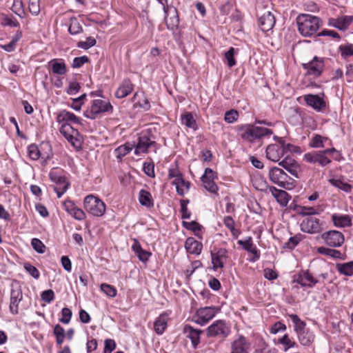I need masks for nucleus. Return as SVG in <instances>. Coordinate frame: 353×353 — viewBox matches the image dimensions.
<instances>
[{
  "label": "nucleus",
  "mask_w": 353,
  "mask_h": 353,
  "mask_svg": "<svg viewBox=\"0 0 353 353\" xmlns=\"http://www.w3.org/2000/svg\"><path fill=\"white\" fill-rule=\"evenodd\" d=\"M68 31L71 34L75 35L83 32V28L77 19H71Z\"/></svg>",
  "instance_id": "79ce46f5"
},
{
  "label": "nucleus",
  "mask_w": 353,
  "mask_h": 353,
  "mask_svg": "<svg viewBox=\"0 0 353 353\" xmlns=\"http://www.w3.org/2000/svg\"><path fill=\"white\" fill-rule=\"evenodd\" d=\"M12 10L18 16L21 17L24 14L23 4L21 0H14Z\"/></svg>",
  "instance_id": "5fc2aeb1"
},
{
  "label": "nucleus",
  "mask_w": 353,
  "mask_h": 353,
  "mask_svg": "<svg viewBox=\"0 0 353 353\" xmlns=\"http://www.w3.org/2000/svg\"><path fill=\"white\" fill-rule=\"evenodd\" d=\"M230 332V329L225 322L223 320L214 321L206 330L208 337L225 338Z\"/></svg>",
  "instance_id": "0eeeda50"
},
{
  "label": "nucleus",
  "mask_w": 353,
  "mask_h": 353,
  "mask_svg": "<svg viewBox=\"0 0 353 353\" xmlns=\"http://www.w3.org/2000/svg\"><path fill=\"white\" fill-rule=\"evenodd\" d=\"M303 68L307 70V73L314 77H319L324 68V61L322 58L314 57L313 59L307 63H303Z\"/></svg>",
  "instance_id": "9b49d317"
},
{
  "label": "nucleus",
  "mask_w": 353,
  "mask_h": 353,
  "mask_svg": "<svg viewBox=\"0 0 353 353\" xmlns=\"http://www.w3.org/2000/svg\"><path fill=\"white\" fill-rule=\"evenodd\" d=\"M303 274V279L305 280V282H307V287L312 288L318 283V280L314 278L312 274L310 273L309 271H304Z\"/></svg>",
  "instance_id": "052dcab7"
},
{
  "label": "nucleus",
  "mask_w": 353,
  "mask_h": 353,
  "mask_svg": "<svg viewBox=\"0 0 353 353\" xmlns=\"http://www.w3.org/2000/svg\"><path fill=\"white\" fill-rule=\"evenodd\" d=\"M96 43H97V41L94 38H93L92 37H87L85 41H79L77 43V47L84 49V50H88V49L90 48L91 47L95 46Z\"/></svg>",
  "instance_id": "603ef678"
},
{
  "label": "nucleus",
  "mask_w": 353,
  "mask_h": 353,
  "mask_svg": "<svg viewBox=\"0 0 353 353\" xmlns=\"http://www.w3.org/2000/svg\"><path fill=\"white\" fill-rule=\"evenodd\" d=\"M181 183H185V180L183 178L182 174L179 176L174 177V180L172 181V185L176 186L177 194L180 196H183L185 194V190L181 188Z\"/></svg>",
  "instance_id": "09e8293b"
},
{
  "label": "nucleus",
  "mask_w": 353,
  "mask_h": 353,
  "mask_svg": "<svg viewBox=\"0 0 353 353\" xmlns=\"http://www.w3.org/2000/svg\"><path fill=\"white\" fill-rule=\"evenodd\" d=\"M174 11H175V15L172 17H170V19L169 20L168 19V16H167L168 13L165 14V21L167 28H168V29L172 30H174L175 28H176L179 24V17L177 14V11L176 9L174 10Z\"/></svg>",
  "instance_id": "a19ab883"
},
{
  "label": "nucleus",
  "mask_w": 353,
  "mask_h": 353,
  "mask_svg": "<svg viewBox=\"0 0 353 353\" xmlns=\"http://www.w3.org/2000/svg\"><path fill=\"white\" fill-rule=\"evenodd\" d=\"M63 205L66 212L76 220L82 221L85 219L86 215L84 211L77 208L73 201H65Z\"/></svg>",
  "instance_id": "f3484780"
},
{
  "label": "nucleus",
  "mask_w": 353,
  "mask_h": 353,
  "mask_svg": "<svg viewBox=\"0 0 353 353\" xmlns=\"http://www.w3.org/2000/svg\"><path fill=\"white\" fill-rule=\"evenodd\" d=\"M54 334L56 336V341L58 345H61L64 341L65 334V330L59 324H57L54 327Z\"/></svg>",
  "instance_id": "ea45409f"
},
{
  "label": "nucleus",
  "mask_w": 353,
  "mask_h": 353,
  "mask_svg": "<svg viewBox=\"0 0 353 353\" xmlns=\"http://www.w3.org/2000/svg\"><path fill=\"white\" fill-rule=\"evenodd\" d=\"M235 49L233 47L229 48V50L225 53V57L228 61V65L230 68L233 67L236 64L234 59Z\"/></svg>",
  "instance_id": "6e6d98bb"
},
{
  "label": "nucleus",
  "mask_w": 353,
  "mask_h": 353,
  "mask_svg": "<svg viewBox=\"0 0 353 353\" xmlns=\"http://www.w3.org/2000/svg\"><path fill=\"white\" fill-rule=\"evenodd\" d=\"M112 108L110 102L95 99L92 101L91 106L84 112L83 114L88 119H95L99 114L111 111Z\"/></svg>",
  "instance_id": "39448f33"
},
{
  "label": "nucleus",
  "mask_w": 353,
  "mask_h": 353,
  "mask_svg": "<svg viewBox=\"0 0 353 353\" xmlns=\"http://www.w3.org/2000/svg\"><path fill=\"white\" fill-rule=\"evenodd\" d=\"M31 245L33 249L39 254H43L46 251V245L39 239L34 238L31 241Z\"/></svg>",
  "instance_id": "8fccbe9b"
},
{
  "label": "nucleus",
  "mask_w": 353,
  "mask_h": 353,
  "mask_svg": "<svg viewBox=\"0 0 353 353\" xmlns=\"http://www.w3.org/2000/svg\"><path fill=\"white\" fill-rule=\"evenodd\" d=\"M155 144V141H151L147 136L139 137L134 153L137 155L141 153H146L148 152V148Z\"/></svg>",
  "instance_id": "5701e85b"
},
{
  "label": "nucleus",
  "mask_w": 353,
  "mask_h": 353,
  "mask_svg": "<svg viewBox=\"0 0 353 353\" xmlns=\"http://www.w3.org/2000/svg\"><path fill=\"white\" fill-rule=\"evenodd\" d=\"M339 50L341 52V57L343 59H346L348 57L353 56V44L352 43L341 45L339 46Z\"/></svg>",
  "instance_id": "37998d69"
},
{
  "label": "nucleus",
  "mask_w": 353,
  "mask_h": 353,
  "mask_svg": "<svg viewBox=\"0 0 353 353\" xmlns=\"http://www.w3.org/2000/svg\"><path fill=\"white\" fill-rule=\"evenodd\" d=\"M239 118V112L237 110L232 109L227 111L225 114L224 119L228 123H232Z\"/></svg>",
  "instance_id": "3c124183"
},
{
  "label": "nucleus",
  "mask_w": 353,
  "mask_h": 353,
  "mask_svg": "<svg viewBox=\"0 0 353 353\" xmlns=\"http://www.w3.org/2000/svg\"><path fill=\"white\" fill-rule=\"evenodd\" d=\"M334 225L338 228H345L352 225L351 219L348 215L334 214L332 215Z\"/></svg>",
  "instance_id": "7c9ffc66"
},
{
  "label": "nucleus",
  "mask_w": 353,
  "mask_h": 353,
  "mask_svg": "<svg viewBox=\"0 0 353 353\" xmlns=\"http://www.w3.org/2000/svg\"><path fill=\"white\" fill-rule=\"evenodd\" d=\"M337 270L342 274L352 276L353 274V261L337 264Z\"/></svg>",
  "instance_id": "4c0bfd02"
},
{
  "label": "nucleus",
  "mask_w": 353,
  "mask_h": 353,
  "mask_svg": "<svg viewBox=\"0 0 353 353\" xmlns=\"http://www.w3.org/2000/svg\"><path fill=\"white\" fill-rule=\"evenodd\" d=\"M49 66L54 74L63 75L66 73V65L63 61H57L53 59L49 62Z\"/></svg>",
  "instance_id": "72a5a7b5"
},
{
  "label": "nucleus",
  "mask_w": 353,
  "mask_h": 353,
  "mask_svg": "<svg viewBox=\"0 0 353 353\" xmlns=\"http://www.w3.org/2000/svg\"><path fill=\"white\" fill-rule=\"evenodd\" d=\"M62 317L59 319V321L64 324L70 323L72 313L70 309L68 307H63L61 310Z\"/></svg>",
  "instance_id": "bf43d9fd"
},
{
  "label": "nucleus",
  "mask_w": 353,
  "mask_h": 353,
  "mask_svg": "<svg viewBox=\"0 0 353 353\" xmlns=\"http://www.w3.org/2000/svg\"><path fill=\"white\" fill-rule=\"evenodd\" d=\"M289 317L294 324V331L297 335L301 333L303 331L307 330L305 329L306 323L301 321L298 315L295 314H289Z\"/></svg>",
  "instance_id": "c9c22d12"
},
{
  "label": "nucleus",
  "mask_w": 353,
  "mask_h": 353,
  "mask_svg": "<svg viewBox=\"0 0 353 353\" xmlns=\"http://www.w3.org/2000/svg\"><path fill=\"white\" fill-rule=\"evenodd\" d=\"M104 343L103 353H111L116 348V343L113 339H105Z\"/></svg>",
  "instance_id": "774afa93"
},
{
  "label": "nucleus",
  "mask_w": 353,
  "mask_h": 353,
  "mask_svg": "<svg viewBox=\"0 0 353 353\" xmlns=\"http://www.w3.org/2000/svg\"><path fill=\"white\" fill-rule=\"evenodd\" d=\"M317 252L322 255L327 256L334 259H343V254L339 250L332 249L330 248H325L323 246L319 247L317 248Z\"/></svg>",
  "instance_id": "473e14b6"
},
{
  "label": "nucleus",
  "mask_w": 353,
  "mask_h": 353,
  "mask_svg": "<svg viewBox=\"0 0 353 353\" xmlns=\"http://www.w3.org/2000/svg\"><path fill=\"white\" fill-rule=\"evenodd\" d=\"M59 131L69 142L74 144V134H78L77 130L73 128L69 123H64L61 125Z\"/></svg>",
  "instance_id": "c85d7f7f"
},
{
  "label": "nucleus",
  "mask_w": 353,
  "mask_h": 353,
  "mask_svg": "<svg viewBox=\"0 0 353 353\" xmlns=\"http://www.w3.org/2000/svg\"><path fill=\"white\" fill-rule=\"evenodd\" d=\"M265 152L267 159L273 162H279L281 158L283 157L282 148L277 144L269 145Z\"/></svg>",
  "instance_id": "412c9836"
},
{
  "label": "nucleus",
  "mask_w": 353,
  "mask_h": 353,
  "mask_svg": "<svg viewBox=\"0 0 353 353\" xmlns=\"http://www.w3.org/2000/svg\"><path fill=\"white\" fill-rule=\"evenodd\" d=\"M83 204L85 210L94 216H101L105 212V203L92 194L85 196Z\"/></svg>",
  "instance_id": "20e7f679"
},
{
  "label": "nucleus",
  "mask_w": 353,
  "mask_h": 353,
  "mask_svg": "<svg viewBox=\"0 0 353 353\" xmlns=\"http://www.w3.org/2000/svg\"><path fill=\"white\" fill-rule=\"evenodd\" d=\"M57 121L59 123L72 122L76 124H80L81 120L75 114L66 110L61 111L57 117Z\"/></svg>",
  "instance_id": "cd10ccee"
},
{
  "label": "nucleus",
  "mask_w": 353,
  "mask_h": 353,
  "mask_svg": "<svg viewBox=\"0 0 353 353\" xmlns=\"http://www.w3.org/2000/svg\"><path fill=\"white\" fill-rule=\"evenodd\" d=\"M182 123L190 128H194L196 123L191 112H185L181 115Z\"/></svg>",
  "instance_id": "58836bf2"
},
{
  "label": "nucleus",
  "mask_w": 353,
  "mask_h": 353,
  "mask_svg": "<svg viewBox=\"0 0 353 353\" xmlns=\"http://www.w3.org/2000/svg\"><path fill=\"white\" fill-rule=\"evenodd\" d=\"M298 213L302 216H312V215L319 214V212L314 207L299 206Z\"/></svg>",
  "instance_id": "c03bdc74"
},
{
  "label": "nucleus",
  "mask_w": 353,
  "mask_h": 353,
  "mask_svg": "<svg viewBox=\"0 0 353 353\" xmlns=\"http://www.w3.org/2000/svg\"><path fill=\"white\" fill-rule=\"evenodd\" d=\"M301 240V239L300 235L292 236L283 244V248L285 249L293 250L299 243Z\"/></svg>",
  "instance_id": "de8ad7c7"
},
{
  "label": "nucleus",
  "mask_w": 353,
  "mask_h": 353,
  "mask_svg": "<svg viewBox=\"0 0 353 353\" xmlns=\"http://www.w3.org/2000/svg\"><path fill=\"white\" fill-rule=\"evenodd\" d=\"M237 131L243 139L250 143L273 134V131L270 129L256 126L252 124L239 125L237 127Z\"/></svg>",
  "instance_id": "f03ea898"
},
{
  "label": "nucleus",
  "mask_w": 353,
  "mask_h": 353,
  "mask_svg": "<svg viewBox=\"0 0 353 353\" xmlns=\"http://www.w3.org/2000/svg\"><path fill=\"white\" fill-rule=\"evenodd\" d=\"M50 180L56 183L59 187L64 186L66 183H70L64 176L59 174L57 171L52 170L49 174Z\"/></svg>",
  "instance_id": "e433bc0d"
},
{
  "label": "nucleus",
  "mask_w": 353,
  "mask_h": 353,
  "mask_svg": "<svg viewBox=\"0 0 353 353\" xmlns=\"http://www.w3.org/2000/svg\"><path fill=\"white\" fill-rule=\"evenodd\" d=\"M220 311L218 307H205L199 309L192 316V321L197 324L203 325L208 323L215 314Z\"/></svg>",
  "instance_id": "423d86ee"
},
{
  "label": "nucleus",
  "mask_w": 353,
  "mask_h": 353,
  "mask_svg": "<svg viewBox=\"0 0 353 353\" xmlns=\"http://www.w3.org/2000/svg\"><path fill=\"white\" fill-rule=\"evenodd\" d=\"M320 238L323 241L325 244L331 248L341 247L345 241V237L343 233L335 230L323 232Z\"/></svg>",
  "instance_id": "6e6552de"
},
{
  "label": "nucleus",
  "mask_w": 353,
  "mask_h": 353,
  "mask_svg": "<svg viewBox=\"0 0 353 353\" xmlns=\"http://www.w3.org/2000/svg\"><path fill=\"white\" fill-rule=\"evenodd\" d=\"M189 203V200H181V218L183 219H190L191 213L188 211L187 204Z\"/></svg>",
  "instance_id": "e2e57ef3"
},
{
  "label": "nucleus",
  "mask_w": 353,
  "mask_h": 353,
  "mask_svg": "<svg viewBox=\"0 0 353 353\" xmlns=\"http://www.w3.org/2000/svg\"><path fill=\"white\" fill-rule=\"evenodd\" d=\"M304 100L307 105L318 112L322 111L326 106L324 99L318 94H306Z\"/></svg>",
  "instance_id": "2eb2a0df"
},
{
  "label": "nucleus",
  "mask_w": 353,
  "mask_h": 353,
  "mask_svg": "<svg viewBox=\"0 0 353 353\" xmlns=\"http://www.w3.org/2000/svg\"><path fill=\"white\" fill-rule=\"evenodd\" d=\"M185 248L188 253L199 255L201 252L203 244L193 237H188L185 241Z\"/></svg>",
  "instance_id": "a878e982"
},
{
  "label": "nucleus",
  "mask_w": 353,
  "mask_h": 353,
  "mask_svg": "<svg viewBox=\"0 0 353 353\" xmlns=\"http://www.w3.org/2000/svg\"><path fill=\"white\" fill-rule=\"evenodd\" d=\"M154 168V165L153 163L145 162L143 163V171L147 176L150 177H154L155 176Z\"/></svg>",
  "instance_id": "338daca9"
},
{
  "label": "nucleus",
  "mask_w": 353,
  "mask_h": 353,
  "mask_svg": "<svg viewBox=\"0 0 353 353\" xmlns=\"http://www.w3.org/2000/svg\"><path fill=\"white\" fill-rule=\"evenodd\" d=\"M139 201L141 205L147 208L154 206V200L150 192L145 190H141L139 193Z\"/></svg>",
  "instance_id": "2f4dec72"
},
{
  "label": "nucleus",
  "mask_w": 353,
  "mask_h": 353,
  "mask_svg": "<svg viewBox=\"0 0 353 353\" xmlns=\"http://www.w3.org/2000/svg\"><path fill=\"white\" fill-rule=\"evenodd\" d=\"M329 181L332 185H334L346 192H348L351 190L352 187L350 184L343 182L342 181H341L339 179H330Z\"/></svg>",
  "instance_id": "a18cd8bd"
},
{
  "label": "nucleus",
  "mask_w": 353,
  "mask_h": 353,
  "mask_svg": "<svg viewBox=\"0 0 353 353\" xmlns=\"http://www.w3.org/2000/svg\"><path fill=\"white\" fill-rule=\"evenodd\" d=\"M335 148H328L321 151H314L304 154L303 160L312 164H319L324 167L331 163L328 156L335 152Z\"/></svg>",
  "instance_id": "7ed1b4c3"
},
{
  "label": "nucleus",
  "mask_w": 353,
  "mask_h": 353,
  "mask_svg": "<svg viewBox=\"0 0 353 353\" xmlns=\"http://www.w3.org/2000/svg\"><path fill=\"white\" fill-rule=\"evenodd\" d=\"M297 336L300 343L305 346L310 345L314 339V334L308 329L305 331H303Z\"/></svg>",
  "instance_id": "f704fd0d"
},
{
  "label": "nucleus",
  "mask_w": 353,
  "mask_h": 353,
  "mask_svg": "<svg viewBox=\"0 0 353 353\" xmlns=\"http://www.w3.org/2000/svg\"><path fill=\"white\" fill-rule=\"evenodd\" d=\"M279 165L295 178H299L301 168L299 164L293 158L287 156L284 159L279 162Z\"/></svg>",
  "instance_id": "ddd939ff"
},
{
  "label": "nucleus",
  "mask_w": 353,
  "mask_h": 353,
  "mask_svg": "<svg viewBox=\"0 0 353 353\" xmlns=\"http://www.w3.org/2000/svg\"><path fill=\"white\" fill-rule=\"evenodd\" d=\"M296 23L299 32L304 37L313 35L322 25L319 17L307 14L299 15L296 18Z\"/></svg>",
  "instance_id": "f257e3e1"
},
{
  "label": "nucleus",
  "mask_w": 353,
  "mask_h": 353,
  "mask_svg": "<svg viewBox=\"0 0 353 353\" xmlns=\"http://www.w3.org/2000/svg\"><path fill=\"white\" fill-rule=\"evenodd\" d=\"M274 15L270 11H265L259 19V24L262 31L268 32L275 25Z\"/></svg>",
  "instance_id": "dca6fc26"
},
{
  "label": "nucleus",
  "mask_w": 353,
  "mask_h": 353,
  "mask_svg": "<svg viewBox=\"0 0 353 353\" xmlns=\"http://www.w3.org/2000/svg\"><path fill=\"white\" fill-rule=\"evenodd\" d=\"M183 225L189 230H192L194 232L199 231L201 229V225L195 221L191 222L183 221Z\"/></svg>",
  "instance_id": "69168bd1"
},
{
  "label": "nucleus",
  "mask_w": 353,
  "mask_h": 353,
  "mask_svg": "<svg viewBox=\"0 0 353 353\" xmlns=\"http://www.w3.org/2000/svg\"><path fill=\"white\" fill-rule=\"evenodd\" d=\"M168 315L163 312L154 322V330L157 334H162L168 325Z\"/></svg>",
  "instance_id": "bb28decb"
},
{
  "label": "nucleus",
  "mask_w": 353,
  "mask_h": 353,
  "mask_svg": "<svg viewBox=\"0 0 353 353\" xmlns=\"http://www.w3.org/2000/svg\"><path fill=\"white\" fill-rule=\"evenodd\" d=\"M216 178H217L216 172L209 168H205L204 174L201 177L204 188L211 193H216L219 190L214 181Z\"/></svg>",
  "instance_id": "9d476101"
},
{
  "label": "nucleus",
  "mask_w": 353,
  "mask_h": 353,
  "mask_svg": "<svg viewBox=\"0 0 353 353\" xmlns=\"http://www.w3.org/2000/svg\"><path fill=\"white\" fill-rule=\"evenodd\" d=\"M353 21V16H341L336 19L330 18L328 24L339 30H345Z\"/></svg>",
  "instance_id": "a211bd4d"
},
{
  "label": "nucleus",
  "mask_w": 353,
  "mask_h": 353,
  "mask_svg": "<svg viewBox=\"0 0 353 353\" xmlns=\"http://www.w3.org/2000/svg\"><path fill=\"white\" fill-rule=\"evenodd\" d=\"M134 85L128 79H124L115 92L117 98L123 99L130 94L133 90Z\"/></svg>",
  "instance_id": "393cba45"
},
{
  "label": "nucleus",
  "mask_w": 353,
  "mask_h": 353,
  "mask_svg": "<svg viewBox=\"0 0 353 353\" xmlns=\"http://www.w3.org/2000/svg\"><path fill=\"white\" fill-rule=\"evenodd\" d=\"M39 1L40 0H28L29 10L34 15H37L40 12Z\"/></svg>",
  "instance_id": "4d7b16f0"
},
{
  "label": "nucleus",
  "mask_w": 353,
  "mask_h": 353,
  "mask_svg": "<svg viewBox=\"0 0 353 353\" xmlns=\"http://www.w3.org/2000/svg\"><path fill=\"white\" fill-rule=\"evenodd\" d=\"M327 140V138L323 137L321 135L316 134L312 139L310 143L312 148H323L324 146V142Z\"/></svg>",
  "instance_id": "49530a36"
},
{
  "label": "nucleus",
  "mask_w": 353,
  "mask_h": 353,
  "mask_svg": "<svg viewBox=\"0 0 353 353\" xmlns=\"http://www.w3.org/2000/svg\"><path fill=\"white\" fill-rule=\"evenodd\" d=\"M228 258V251L225 248H220L216 252H211L212 269L223 268Z\"/></svg>",
  "instance_id": "4468645a"
},
{
  "label": "nucleus",
  "mask_w": 353,
  "mask_h": 353,
  "mask_svg": "<svg viewBox=\"0 0 353 353\" xmlns=\"http://www.w3.org/2000/svg\"><path fill=\"white\" fill-rule=\"evenodd\" d=\"M269 177L274 183L285 188L288 176L282 169L277 167L272 168L269 171Z\"/></svg>",
  "instance_id": "f8f14e48"
},
{
  "label": "nucleus",
  "mask_w": 353,
  "mask_h": 353,
  "mask_svg": "<svg viewBox=\"0 0 353 353\" xmlns=\"http://www.w3.org/2000/svg\"><path fill=\"white\" fill-rule=\"evenodd\" d=\"M250 343L246 339L240 336L232 344V351L230 353H248Z\"/></svg>",
  "instance_id": "4be33fe9"
},
{
  "label": "nucleus",
  "mask_w": 353,
  "mask_h": 353,
  "mask_svg": "<svg viewBox=\"0 0 353 353\" xmlns=\"http://www.w3.org/2000/svg\"><path fill=\"white\" fill-rule=\"evenodd\" d=\"M183 333L187 338L191 340L193 347L196 348L200 343V335L203 333V331L194 329L191 325H185L183 328Z\"/></svg>",
  "instance_id": "6ab92c4d"
},
{
  "label": "nucleus",
  "mask_w": 353,
  "mask_h": 353,
  "mask_svg": "<svg viewBox=\"0 0 353 353\" xmlns=\"http://www.w3.org/2000/svg\"><path fill=\"white\" fill-rule=\"evenodd\" d=\"M270 191L281 205L286 206L288 205L290 196L286 191L279 190L274 186L270 187Z\"/></svg>",
  "instance_id": "b1692460"
},
{
  "label": "nucleus",
  "mask_w": 353,
  "mask_h": 353,
  "mask_svg": "<svg viewBox=\"0 0 353 353\" xmlns=\"http://www.w3.org/2000/svg\"><path fill=\"white\" fill-rule=\"evenodd\" d=\"M23 294L20 288L12 289L10 292V310L12 314L19 312V303L22 300Z\"/></svg>",
  "instance_id": "aec40b11"
},
{
  "label": "nucleus",
  "mask_w": 353,
  "mask_h": 353,
  "mask_svg": "<svg viewBox=\"0 0 353 353\" xmlns=\"http://www.w3.org/2000/svg\"><path fill=\"white\" fill-rule=\"evenodd\" d=\"M101 290L110 297H114L117 295V290L112 286L107 283L101 285Z\"/></svg>",
  "instance_id": "13d9d810"
},
{
  "label": "nucleus",
  "mask_w": 353,
  "mask_h": 353,
  "mask_svg": "<svg viewBox=\"0 0 353 353\" xmlns=\"http://www.w3.org/2000/svg\"><path fill=\"white\" fill-rule=\"evenodd\" d=\"M23 267L26 272H28L33 278L36 279L39 278L40 274L36 267L32 265L29 263H26Z\"/></svg>",
  "instance_id": "680f3d73"
},
{
  "label": "nucleus",
  "mask_w": 353,
  "mask_h": 353,
  "mask_svg": "<svg viewBox=\"0 0 353 353\" xmlns=\"http://www.w3.org/2000/svg\"><path fill=\"white\" fill-rule=\"evenodd\" d=\"M89 58L85 55L79 57H75L73 60L72 67L73 68H79L84 63L89 62Z\"/></svg>",
  "instance_id": "0e129e2a"
},
{
  "label": "nucleus",
  "mask_w": 353,
  "mask_h": 353,
  "mask_svg": "<svg viewBox=\"0 0 353 353\" xmlns=\"http://www.w3.org/2000/svg\"><path fill=\"white\" fill-rule=\"evenodd\" d=\"M132 250L134 252L139 259L142 262H146L148 261L151 256V252L143 250L140 243L137 241H134V244L132 246Z\"/></svg>",
  "instance_id": "c756f323"
},
{
  "label": "nucleus",
  "mask_w": 353,
  "mask_h": 353,
  "mask_svg": "<svg viewBox=\"0 0 353 353\" xmlns=\"http://www.w3.org/2000/svg\"><path fill=\"white\" fill-rule=\"evenodd\" d=\"M28 153L32 160H37L40 157V151L35 144H31L28 148Z\"/></svg>",
  "instance_id": "864d4df0"
},
{
  "label": "nucleus",
  "mask_w": 353,
  "mask_h": 353,
  "mask_svg": "<svg viewBox=\"0 0 353 353\" xmlns=\"http://www.w3.org/2000/svg\"><path fill=\"white\" fill-rule=\"evenodd\" d=\"M302 232L307 234H317L323 230L320 220L314 216H307L304 219L300 225Z\"/></svg>",
  "instance_id": "1a4fd4ad"
}]
</instances>
